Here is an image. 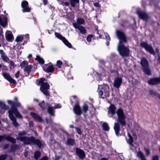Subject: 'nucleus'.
Wrapping results in <instances>:
<instances>
[{
    "instance_id": "2f4dec72",
    "label": "nucleus",
    "mask_w": 160,
    "mask_h": 160,
    "mask_svg": "<svg viewBox=\"0 0 160 160\" xmlns=\"http://www.w3.org/2000/svg\"><path fill=\"white\" fill-rule=\"evenodd\" d=\"M128 136L129 138L127 140V143L131 147L133 146V145L132 144V142H133V138L130 135V134L128 133Z\"/></svg>"
},
{
    "instance_id": "69168bd1",
    "label": "nucleus",
    "mask_w": 160,
    "mask_h": 160,
    "mask_svg": "<svg viewBox=\"0 0 160 160\" xmlns=\"http://www.w3.org/2000/svg\"><path fill=\"white\" fill-rule=\"evenodd\" d=\"M94 6L96 7H99L100 6L98 2H95L94 3Z\"/></svg>"
},
{
    "instance_id": "a211bd4d",
    "label": "nucleus",
    "mask_w": 160,
    "mask_h": 160,
    "mask_svg": "<svg viewBox=\"0 0 160 160\" xmlns=\"http://www.w3.org/2000/svg\"><path fill=\"white\" fill-rule=\"evenodd\" d=\"M8 111H11L12 115L14 113L16 117L19 118H22V115L19 113L16 107L12 108L11 109Z\"/></svg>"
},
{
    "instance_id": "4be33fe9",
    "label": "nucleus",
    "mask_w": 160,
    "mask_h": 160,
    "mask_svg": "<svg viewBox=\"0 0 160 160\" xmlns=\"http://www.w3.org/2000/svg\"><path fill=\"white\" fill-rule=\"evenodd\" d=\"M140 64L143 68L149 66L148 60L145 58H142L141 59Z\"/></svg>"
},
{
    "instance_id": "6e6552de",
    "label": "nucleus",
    "mask_w": 160,
    "mask_h": 160,
    "mask_svg": "<svg viewBox=\"0 0 160 160\" xmlns=\"http://www.w3.org/2000/svg\"><path fill=\"white\" fill-rule=\"evenodd\" d=\"M55 35L57 38L61 40L64 43L68 48H72L71 44L68 42L65 37L62 36L61 34L58 32H55Z\"/></svg>"
},
{
    "instance_id": "79ce46f5",
    "label": "nucleus",
    "mask_w": 160,
    "mask_h": 160,
    "mask_svg": "<svg viewBox=\"0 0 160 160\" xmlns=\"http://www.w3.org/2000/svg\"><path fill=\"white\" fill-rule=\"evenodd\" d=\"M137 156L138 157L140 158L141 159H142V158L145 157V156L143 153L140 151L138 152H137Z\"/></svg>"
},
{
    "instance_id": "20e7f679",
    "label": "nucleus",
    "mask_w": 160,
    "mask_h": 160,
    "mask_svg": "<svg viewBox=\"0 0 160 160\" xmlns=\"http://www.w3.org/2000/svg\"><path fill=\"white\" fill-rule=\"evenodd\" d=\"M16 139L17 140L23 142L24 144L26 145H30L32 143L34 145H36L39 148L41 147L42 145L40 140L38 139H35V138L33 136L18 137Z\"/></svg>"
},
{
    "instance_id": "3c124183",
    "label": "nucleus",
    "mask_w": 160,
    "mask_h": 160,
    "mask_svg": "<svg viewBox=\"0 0 160 160\" xmlns=\"http://www.w3.org/2000/svg\"><path fill=\"white\" fill-rule=\"evenodd\" d=\"M62 65V62L60 60H59L57 61L56 65L58 68H61Z\"/></svg>"
},
{
    "instance_id": "c03bdc74",
    "label": "nucleus",
    "mask_w": 160,
    "mask_h": 160,
    "mask_svg": "<svg viewBox=\"0 0 160 160\" xmlns=\"http://www.w3.org/2000/svg\"><path fill=\"white\" fill-rule=\"evenodd\" d=\"M23 38L22 35L18 36L16 39L15 41L17 42H21L23 39Z\"/></svg>"
},
{
    "instance_id": "e433bc0d",
    "label": "nucleus",
    "mask_w": 160,
    "mask_h": 160,
    "mask_svg": "<svg viewBox=\"0 0 160 160\" xmlns=\"http://www.w3.org/2000/svg\"><path fill=\"white\" fill-rule=\"evenodd\" d=\"M103 129L105 131H108L109 130V127L108 126V124L106 122H104L102 125Z\"/></svg>"
},
{
    "instance_id": "412c9836",
    "label": "nucleus",
    "mask_w": 160,
    "mask_h": 160,
    "mask_svg": "<svg viewBox=\"0 0 160 160\" xmlns=\"http://www.w3.org/2000/svg\"><path fill=\"white\" fill-rule=\"evenodd\" d=\"M0 54L1 58L4 62H8L10 60L9 58L7 56L2 50H0Z\"/></svg>"
},
{
    "instance_id": "0eeeda50",
    "label": "nucleus",
    "mask_w": 160,
    "mask_h": 160,
    "mask_svg": "<svg viewBox=\"0 0 160 160\" xmlns=\"http://www.w3.org/2000/svg\"><path fill=\"white\" fill-rule=\"evenodd\" d=\"M140 45L141 46L144 48L147 51L149 52L151 54L154 55L155 52L152 46L148 44L147 42H141Z\"/></svg>"
},
{
    "instance_id": "58836bf2",
    "label": "nucleus",
    "mask_w": 160,
    "mask_h": 160,
    "mask_svg": "<svg viewBox=\"0 0 160 160\" xmlns=\"http://www.w3.org/2000/svg\"><path fill=\"white\" fill-rule=\"evenodd\" d=\"M8 62L9 64V66L11 69L15 67L14 63L12 61L9 60V61Z\"/></svg>"
},
{
    "instance_id": "5fc2aeb1",
    "label": "nucleus",
    "mask_w": 160,
    "mask_h": 160,
    "mask_svg": "<svg viewBox=\"0 0 160 160\" xmlns=\"http://www.w3.org/2000/svg\"><path fill=\"white\" fill-rule=\"evenodd\" d=\"M17 146L15 145H12L11 146V149L12 151H15L17 148Z\"/></svg>"
},
{
    "instance_id": "9d476101",
    "label": "nucleus",
    "mask_w": 160,
    "mask_h": 160,
    "mask_svg": "<svg viewBox=\"0 0 160 160\" xmlns=\"http://www.w3.org/2000/svg\"><path fill=\"white\" fill-rule=\"evenodd\" d=\"M28 3L26 1H23L21 3V7L22 8V11L24 13L29 12L31 11V8L28 6Z\"/></svg>"
},
{
    "instance_id": "f8f14e48",
    "label": "nucleus",
    "mask_w": 160,
    "mask_h": 160,
    "mask_svg": "<svg viewBox=\"0 0 160 160\" xmlns=\"http://www.w3.org/2000/svg\"><path fill=\"white\" fill-rule=\"evenodd\" d=\"M75 151L76 155L80 159H83L85 157V153L82 150L77 148L75 149Z\"/></svg>"
},
{
    "instance_id": "680f3d73",
    "label": "nucleus",
    "mask_w": 160,
    "mask_h": 160,
    "mask_svg": "<svg viewBox=\"0 0 160 160\" xmlns=\"http://www.w3.org/2000/svg\"><path fill=\"white\" fill-rule=\"evenodd\" d=\"M9 147V145L8 144H6L4 145L3 146V148L4 149H6L8 148Z\"/></svg>"
},
{
    "instance_id": "a18cd8bd",
    "label": "nucleus",
    "mask_w": 160,
    "mask_h": 160,
    "mask_svg": "<svg viewBox=\"0 0 160 160\" xmlns=\"http://www.w3.org/2000/svg\"><path fill=\"white\" fill-rule=\"evenodd\" d=\"M88 105L86 104H84L82 107V111L84 113H85L88 110Z\"/></svg>"
},
{
    "instance_id": "dca6fc26",
    "label": "nucleus",
    "mask_w": 160,
    "mask_h": 160,
    "mask_svg": "<svg viewBox=\"0 0 160 160\" xmlns=\"http://www.w3.org/2000/svg\"><path fill=\"white\" fill-rule=\"evenodd\" d=\"M3 76L4 78L10 83L14 84H16L17 83L16 81L11 78L7 73L4 72L3 73Z\"/></svg>"
},
{
    "instance_id": "6ab92c4d",
    "label": "nucleus",
    "mask_w": 160,
    "mask_h": 160,
    "mask_svg": "<svg viewBox=\"0 0 160 160\" xmlns=\"http://www.w3.org/2000/svg\"><path fill=\"white\" fill-rule=\"evenodd\" d=\"M5 37L7 40L8 42H12L13 39L12 33L9 31H7L6 32Z\"/></svg>"
},
{
    "instance_id": "49530a36",
    "label": "nucleus",
    "mask_w": 160,
    "mask_h": 160,
    "mask_svg": "<svg viewBox=\"0 0 160 160\" xmlns=\"http://www.w3.org/2000/svg\"><path fill=\"white\" fill-rule=\"evenodd\" d=\"M104 35H105L106 40L110 41L111 38L109 34L107 32H104Z\"/></svg>"
},
{
    "instance_id": "0e129e2a",
    "label": "nucleus",
    "mask_w": 160,
    "mask_h": 160,
    "mask_svg": "<svg viewBox=\"0 0 160 160\" xmlns=\"http://www.w3.org/2000/svg\"><path fill=\"white\" fill-rule=\"evenodd\" d=\"M3 33V32L2 30V29L0 31V36L1 37H2V39H4V36L2 34Z\"/></svg>"
},
{
    "instance_id": "de8ad7c7",
    "label": "nucleus",
    "mask_w": 160,
    "mask_h": 160,
    "mask_svg": "<svg viewBox=\"0 0 160 160\" xmlns=\"http://www.w3.org/2000/svg\"><path fill=\"white\" fill-rule=\"evenodd\" d=\"M93 36L92 35H88L87 37V40L88 42H90L91 41L92 39L93 38Z\"/></svg>"
},
{
    "instance_id": "f257e3e1",
    "label": "nucleus",
    "mask_w": 160,
    "mask_h": 160,
    "mask_svg": "<svg viewBox=\"0 0 160 160\" xmlns=\"http://www.w3.org/2000/svg\"><path fill=\"white\" fill-rule=\"evenodd\" d=\"M116 113L117 115L118 122L122 126H125L126 124V116L123 110L121 108H119L116 111V107L113 104H111L108 108V114L109 117L114 119L115 118L113 115Z\"/></svg>"
},
{
    "instance_id": "bf43d9fd",
    "label": "nucleus",
    "mask_w": 160,
    "mask_h": 160,
    "mask_svg": "<svg viewBox=\"0 0 160 160\" xmlns=\"http://www.w3.org/2000/svg\"><path fill=\"white\" fill-rule=\"evenodd\" d=\"M61 107V106L59 104H56L54 106L55 108H60Z\"/></svg>"
},
{
    "instance_id": "c756f323",
    "label": "nucleus",
    "mask_w": 160,
    "mask_h": 160,
    "mask_svg": "<svg viewBox=\"0 0 160 160\" xmlns=\"http://www.w3.org/2000/svg\"><path fill=\"white\" fill-rule=\"evenodd\" d=\"M143 69L144 73L146 74L148 76H151V72L149 66L144 68Z\"/></svg>"
},
{
    "instance_id": "473e14b6",
    "label": "nucleus",
    "mask_w": 160,
    "mask_h": 160,
    "mask_svg": "<svg viewBox=\"0 0 160 160\" xmlns=\"http://www.w3.org/2000/svg\"><path fill=\"white\" fill-rule=\"evenodd\" d=\"M47 112L51 116H54V110L52 107H48Z\"/></svg>"
},
{
    "instance_id": "4d7b16f0",
    "label": "nucleus",
    "mask_w": 160,
    "mask_h": 160,
    "mask_svg": "<svg viewBox=\"0 0 160 160\" xmlns=\"http://www.w3.org/2000/svg\"><path fill=\"white\" fill-rule=\"evenodd\" d=\"M99 62L100 63L102 64H103V65L105 66L106 67V66L105 65L107 63V62H105L104 61L102 60V59H101V60H99Z\"/></svg>"
},
{
    "instance_id": "ddd939ff",
    "label": "nucleus",
    "mask_w": 160,
    "mask_h": 160,
    "mask_svg": "<svg viewBox=\"0 0 160 160\" xmlns=\"http://www.w3.org/2000/svg\"><path fill=\"white\" fill-rule=\"evenodd\" d=\"M139 18L144 21H147L148 18V16L145 12L139 11L137 12Z\"/></svg>"
},
{
    "instance_id": "7c9ffc66",
    "label": "nucleus",
    "mask_w": 160,
    "mask_h": 160,
    "mask_svg": "<svg viewBox=\"0 0 160 160\" xmlns=\"http://www.w3.org/2000/svg\"><path fill=\"white\" fill-rule=\"evenodd\" d=\"M47 67L46 68H45V71L47 72H53L54 70V68L52 65L47 66Z\"/></svg>"
},
{
    "instance_id": "bb28decb",
    "label": "nucleus",
    "mask_w": 160,
    "mask_h": 160,
    "mask_svg": "<svg viewBox=\"0 0 160 160\" xmlns=\"http://www.w3.org/2000/svg\"><path fill=\"white\" fill-rule=\"evenodd\" d=\"M75 144V140L71 138H68L67 139L66 144L67 145L73 146Z\"/></svg>"
},
{
    "instance_id": "4468645a",
    "label": "nucleus",
    "mask_w": 160,
    "mask_h": 160,
    "mask_svg": "<svg viewBox=\"0 0 160 160\" xmlns=\"http://www.w3.org/2000/svg\"><path fill=\"white\" fill-rule=\"evenodd\" d=\"M148 82L150 85H154L160 84V77L151 78Z\"/></svg>"
},
{
    "instance_id": "393cba45",
    "label": "nucleus",
    "mask_w": 160,
    "mask_h": 160,
    "mask_svg": "<svg viewBox=\"0 0 160 160\" xmlns=\"http://www.w3.org/2000/svg\"><path fill=\"white\" fill-rule=\"evenodd\" d=\"M32 68V65H30L23 68L24 69V72L26 76H28L29 75V73L31 72Z\"/></svg>"
},
{
    "instance_id": "cd10ccee",
    "label": "nucleus",
    "mask_w": 160,
    "mask_h": 160,
    "mask_svg": "<svg viewBox=\"0 0 160 160\" xmlns=\"http://www.w3.org/2000/svg\"><path fill=\"white\" fill-rule=\"evenodd\" d=\"M114 129L115 130L116 134L117 136H118V132L120 130V126L118 122H115L114 124Z\"/></svg>"
},
{
    "instance_id": "8fccbe9b",
    "label": "nucleus",
    "mask_w": 160,
    "mask_h": 160,
    "mask_svg": "<svg viewBox=\"0 0 160 160\" xmlns=\"http://www.w3.org/2000/svg\"><path fill=\"white\" fill-rule=\"evenodd\" d=\"M7 157L6 154L2 155L0 156V160H5Z\"/></svg>"
},
{
    "instance_id": "aec40b11",
    "label": "nucleus",
    "mask_w": 160,
    "mask_h": 160,
    "mask_svg": "<svg viewBox=\"0 0 160 160\" xmlns=\"http://www.w3.org/2000/svg\"><path fill=\"white\" fill-rule=\"evenodd\" d=\"M0 113L3 114L5 111L8 109V106H6L3 102L0 101Z\"/></svg>"
},
{
    "instance_id": "c85d7f7f",
    "label": "nucleus",
    "mask_w": 160,
    "mask_h": 160,
    "mask_svg": "<svg viewBox=\"0 0 160 160\" xmlns=\"http://www.w3.org/2000/svg\"><path fill=\"white\" fill-rule=\"evenodd\" d=\"M39 105L43 111L46 110L47 107L48 108V107H49L48 103H45L44 100H43L41 103H39Z\"/></svg>"
},
{
    "instance_id": "c9c22d12",
    "label": "nucleus",
    "mask_w": 160,
    "mask_h": 160,
    "mask_svg": "<svg viewBox=\"0 0 160 160\" xmlns=\"http://www.w3.org/2000/svg\"><path fill=\"white\" fill-rule=\"evenodd\" d=\"M35 60L41 64H42L44 63V60L39 56H37Z\"/></svg>"
},
{
    "instance_id": "774afa93",
    "label": "nucleus",
    "mask_w": 160,
    "mask_h": 160,
    "mask_svg": "<svg viewBox=\"0 0 160 160\" xmlns=\"http://www.w3.org/2000/svg\"><path fill=\"white\" fill-rule=\"evenodd\" d=\"M33 122L32 121H30L29 122V126L30 127H32L33 126Z\"/></svg>"
},
{
    "instance_id": "37998d69",
    "label": "nucleus",
    "mask_w": 160,
    "mask_h": 160,
    "mask_svg": "<svg viewBox=\"0 0 160 160\" xmlns=\"http://www.w3.org/2000/svg\"><path fill=\"white\" fill-rule=\"evenodd\" d=\"M27 134V132L25 131H22L21 132H20L18 133V136L19 137H23L24 136L26 135Z\"/></svg>"
},
{
    "instance_id": "7ed1b4c3",
    "label": "nucleus",
    "mask_w": 160,
    "mask_h": 160,
    "mask_svg": "<svg viewBox=\"0 0 160 160\" xmlns=\"http://www.w3.org/2000/svg\"><path fill=\"white\" fill-rule=\"evenodd\" d=\"M107 68H108L107 71H106L103 68L100 67L99 68V71L98 72H95L94 74L98 81L102 80L103 77L107 76L108 77H109L110 75L109 73V72L113 73L115 75H118V73L117 71L115 70H111V67L110 68L107 67Z\"/></svg>"
},
{
    "instance_id": "423d86ee",
    "label": "nucleus",
    "mask_w": 160,
    "mask_h": 160,
    "mask_svg": "<svg viewBox=\"0 0 160 160\" xmlns=\"http://www.w3.org/2000/svg\"><path fill=\"white\" fill-rule=\"evenodd\" d=\"M45 79L42 78L39 81V84L41 83L40 87V91L46 96H48L49 94L47 90L49 88V85L47 82H43Z\"/></svg>"
},
{
    "instance_id": "b1692460",
    "label": "nucleus",
    "mask_w": 160,
    "mask_h": 160,
    "mask_svg": "<svg viewBox=\"0 0 160 160\" xmlns=\"http://www.w3.org/2000/svg\"><path fill=\"white\" fill-rule=\"evenodd\" d=\"M0 25L4 27L7 25V18L3 15L0 16Z\"/></svg>"
},
{
    "instance_id": "4c0bfd02",
    "label": "nucleus",
    "mask_w": 160,
    "mask_h": 160,
    "mask_svg": "<svg viewBox=\"0 0 160 160\" xmlns=\"http://www.w3.org/2000/svg\"><path fill=\"white\" fill-rule=\"evenodd\" d=\"M85 22L84 20L82 18H78L77 20V24L78 25L83 24Z\"/></svg>"
},
{
    "instance_id": "2eb2a0df",
    "label": "nucleus",
    "mask_w": 160,
    "mask_h": 160,
    "mask_svg": "<svg viewBox=\"0 0 160 160\" xmlns=\"http://www.w3.org/2000/svg\"><path fill=\"white\" fill-rule=\"evenodd\" d=\"M11 111H8V112L9 114V117L10 119L12 121V124L15 127H17L19 126L18 123L17 122V120L13 115H12V112H11Z\"/></svg>"
},
{
    "instance_id": "a19ab883",
    "label": "nucleus",
    "mask_w": 160,
    "mask_h": 160,
    "mask_svg": "<svg viewBox=\"0 0 160 160\" xmlns=\"http://www.w3.org/2000/svg\"><path fill=\"white\" fill-rule=\"evenodd\" d=\"M28 62L27 61H24L22 62L21 64V66L22 68H24L28 66Z\"/></svg>"
},
{
    "instance_id": "09e8293b",
    "label": "nucleus",
    "mask_w": 160,
    "mask_h": 160,
    "mask_svg": "<svg viewBox=\"0 0 160 160\" xmlns=\"http://www.w3.org/2000/svg\"><path fill=\"white\" fill-rule=\"evenodd\" d=\"M23 37H24L23 39H25L24 42H27V41L29 39V35L26 34L25 35H22Z\"/></svg>"
},
{
    "instance_id": "9b49d317",
    "label": "nucleus",
    "mask_w": 160,
    "mask_h": 160,
    "mask_svg": "<svg viewBox=\"0 0 160 160\" xmlns=\"http://www.w3.org/2000/svg\"><path fill=\"white\" fill-rule=\"evenodd\" d=\"M122 82V78L120 77H117L115 78L113 86L115 88H118L121 85Z\"/></svg>"
},
{
    "instance_id": "72a5a7b5",
    "label": "nucleus",
    "mask_w": 160,
    "mask_h": 160,
    "mask_svg": "<svg viewBox=\"0 0 160 160\" xmlns=\"http://www.w3.org/2000/svg\"><path fill=\"white\" fill-rule=\"evenodd\" d=\"M71 6L74 7L76 5L79 4V0H69Z\"/></svg>"
},
{
    "instance_id": "e2e57ef3",
    "label": "nucleus",
    "mask_w": 160,
    "mask_h": 160,
    "mask_svg": "<svg viewBox=\"0 0 160 160\" xmlns=\"http://www.w3.org/2000/svg\"><path fill=\"white\" fill-rule=\"evenodd\" d=\"M48 158L47 156H45L43 157L41 159H40V160H48Z\"/></svg>"
},
{
    "instance_id": "1a4fd4ad",
    "label": "nucleus",
    "mask_w": 160,
    "mask_h": 160,
    "mask_svg": "<svg viewBox=\"0 0 160 160\" xmlns=\"http://www.w3.org/2000/svg\"><path fill=\"white\" fill-rule=\"evenodd\" d=\"M4 139L13 143H15L16 142V139L12 137L5 134L2 135H0V142L3 141Z\"/></svg>"
},
{
    "instance_id": "f03ea898",
    "label": "nucleus",
    "mask_w": 160,
    "mask_h": 160,
    "mask_svg": "<svg viewBox=\"0 0 160 160\" xmlns=\"http://www.w3.org/2000/svg\"><path fill=\"white\" fill-rule=\"evenodd\" d=\"M116 34L119 40L118 50L120 55L122 57L128 56L129 53V49L122 43V42L125 43L127 42L125 34L122 32L118 30L116 31Z\"/></svg>"
},
{
    "instance_id": "864d4df0",
    "label": "nucleus",
    "mask_w": 160,
    "mask_h": 160,
    "mask_svg": "<svg viewBox=\"0 0 160 160\" xmlns=\"http://www.w3.org/2000/svg\"><path fill=\"white\" fill-rule=\"evenodd\" d=\"M8 103L9 104L11 105H12L11 108L12 107H13L14 104V102L11 100H8Z\"/></svg>"
},
{
    "instance_id": "f704fd0d",
    "label": "nucleus",
    "mask_w": 160,
    "mask_h": 160,
    "mask_svg": "<svg viewBox=\"0 0 160 160\" xmlns=\"http://www.w3.org/2000/svg\"><path fill=\"white\" fill-rule=\"evenodd\" d=\"M41 155V153L39 151H36L34 153V158L36 160H38Z\"/></svg>"
},
{
    "instance_id": "13d9d810",
    "label": "nucleus",
    "mask_w": 160,
    "mask_h": 160,
    "mask_svg": "<svg viewBox=\"0 0 160 160\" xmlns=\"http://www.w3.org/2000/svg\"><path fill=\"white\" fill-rule=\"evenodd\" d=\"M20 74V71H18L15 74V76L16 78H18L19 77Z\"/></svg>"
},
{
    "instance_id": "338daca9",
    "label": "nucleus",
    "mask_w": 160,
    "mask_h": 160,
    "mask_svg": "<svg viewBox=\"0 0 160 160\" xmlns=\"http://www.w3.org/2000/svg\"><path fill=\"white\" fill-rule=\"evenodd\" d=\"M42 2L44 5H46L48 3V1L47 0H42Z\"/></svg>"
},
{
    "instance_id": "a878e982",
    "label": "nucleus",
    "mask_w": 160,
    "mask_h": 160,
    "mask_svg": "<svg viewBox=\"0 0 160 160\" xmlns=\"http://www.w3.org/2000/svg\"><path fill=\"white\" fill-rule=\"evenodd\" d=\"M30 115L32 117L36 120L39 121L40 122H42L43 120L42 118L38 115L36 113L31 112L30 113Z\"/></svg>"
},
{
    "instance_id": "5701e85b",
    "label": "nucleus",
    "mask_w": 160,
    "mask_h": 160,
    "mask_svg": "<svg viewBox=\"0 0 160 160\" xmlns=\"http://www.w3.org/2000/svg\"><path fill=\"white\" fill-rule=\"evenodd\" d=\"M74 113L77 115H80L82 113L81 108L78 105H75L73 109Z\"/></svg>"
},
{
    "instance_id": "f3484780",
    "label": "nucleus",
    "mask_w": 160,
    "mask_h": 160,
    "mask_svg": "<svg viewBox=\"0 0 160 160\" xmlns=\"http://www.w3.org/2000/svg\"><path fill=\"white\" fill-rule=\"evenodd\" d=\"M73 25L74 28L78 29L80 32L82 34H84L86 33V30L83 26H80L76 23H73Z\"/></svg>"
},
{
    "instance_id": "6e6d98bb",
    "label": "nucleus",
    "mask_w": 160,
    "mask_h": 160,
    "mask_svg": "<svg viewBox=\"0 0 160 160\" xmlns=\"http://www.w3.org/2000/svg\"><path fill=\"white\" fill-rule=\"evenodd\" d=\"M21 106L20 103L18 102H14V104L13 107H19Z\"/></svg>"
},
{
    "instance_id": "052dcab7",
    "label": "nucleus",
    "mask_w": 160,
    "mask_h": 160,
    "mask_svg": "<svg viewBox=\"0 0 160 160\" xmlns=\"http://www.w3.org/2000/svg\"><path fill=\"white\" fill-rule=\"evenodd\" d=\"M152 160H159V157L157 155L153 156L152 157Z\"/></svg>"
},
{
    "instance_id": "603ef678",
    "label": "nucleus",
    "mask_w": 160,
    "mask_h": 160,
    "mask_svg": "<svg viewBox=\"0 0 160 160\" xmlns=\"http://www.w3.org/2000/svg\"><path fill=\"white\" fill-rule=\"evenodd\" d=\"M75 128L77 132L78 133V134L79 135H81L82 134V132L80 129L79 128L77 127H75Z\"/></svg>"
},
{
    "instance_id": "ea45409f",
    "label": "nucleus",
    "mask_w": 160,
    "mask_h": 160,
    "mask_svg": "<svg viewBox=\"0 0 160 160\" xmlns=\"http://www.w3.org/2000/svg\"><path fill=\"white\" fill-rule=\"evenodd\" d=\"M149 92L150 95L153 96H156L158 97V95H159V94L157 93L156 91L152 90H150Z\"/></svg>"
},
{
    "instance_id": "39448f33",
    "label": "nucleus",
    "mask_w": 160,
    "mask_h": 160,
    "mask_svg": "<svg viewBox=\"0 0 160 160\" xmlns=\"http://www.w3.org/2000/svg\"><path fill=\"white\" fill-rule=\"evenodd\" d=\"M97 91L100 98H105L109 96V88L107 84L99 85Z\"/></svg>"
}]
</instances>
